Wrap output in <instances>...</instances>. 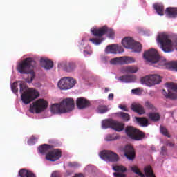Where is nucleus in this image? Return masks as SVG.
I'll return each mask as SVG.
<instances>
[{
	"label": "nucleus",
	"mask_w": 177,
	"mask_h": 177,
	"mask_svg": "<svg viewBox=\"0 0 177 177\" xmlns=\"http://www.w3.org/2000/svg\"><path fill=\"white\" fill-rule=\"evenodd\" d=\"M35 64H37V62H35L34 58L28 57L21 61L17 66V71L21 74H29L28 78L26 79V82L28 84H31L35 78V73L32 69L35 67Z\"/></svg>",
	"instance_id": "1"
},
{
	"label": "nucleus",
	"mask_w": 177,
	"mask_h": 177,
	"mask_svg": "<svg viewBox=\"0 0 177 177\" xmlns=\"http://www.w3.org/2000/svg\"><path fill=\"white\" fill-rule=\"evenodd\" d=\"M52 149H53V145L44 144L39 147V151L41 154H46V159L47 161H57V160H59L60 157H62V151L59 149H54L50 151Z\"/></svg>",
	"instance_id": "2"
},
{
	"label": "nucleus",
	"mask_w": 177,
	"mask_h": 177,
	"mask_svg": "<svg viewBox=\"0 0 177 177\" xmlns=\"http://www.w3.org/2000/svg\"><path fill=\"white\" fill-rule=\"evenodd\" d=\"M20 89L19 92L21 93V98L24 104H29L32 100H35L39 96V93L33 88H29L27 91H26V85L23 83L19 84Z\"/></svg>",
	"instance_id": "3"
},
{
	"label": "nucleus",
	"mask_w": 177,
	"mask_h": 177,
	"mask_svg": "<svg viewBox=\"0 0 177 177\" xmlns=\"http://www.w3.org/2000/svg\"><path fill=\"white\" fill-rule=\"evenodd\" d=\"M48 109V101L44 99H39L30 105L29 111L34 114H39Z\"/></svg>",
	"instance_id": "4"
},
{
	"label": "nucleus",
	"mask_w": 177,
	"mask_h": 177,
	"mask_svg": "<svg viewBox=\"0 0 177 177\" xmlns=\"http://www.w3.org/2000/svg\"><path fill=\"white\" fill-rule=\"evenodd\" d=\"M122 44L124 48L132 49V50L137 53L142 52V44L135 41L132 37H125L122 40Z\"/></svg>",
	"instance_id": "5"
},
{
	"label": "nucleus",
	"mask_w": 177,
	"mask_h": 177,
	"mask_svg": "<svg viewBox=\"0 0 177 177\" xmlns=\"http://www.w3.org/2000/svg\"><path fill=\"white\" fill-rule=\"evenodd\" d=\"M125 132L127 136H129L130 139H133V140H142L146 136L145 133L131 126L126 127Z\"/></svg>",
	"instance_id": "6"
},
{
	"label": "nucleus",
	"mask_w": 177,
	"mask_h": 177,
	"mask_svg": "<svg viewBox=\"0 0 177 177\" xmlns=\"http://www.w3.org/2000/svg\"><path fill=\"white\" fill-rule=\"evenodd\" d=\"M102 127L104 129H107V128H111L112 129L117 131V132H121V131L124 130V124L120 122L114 121L111 119L103 120Z\"/></svg>",
	"instance_id": "7"
},
{
	"label": "nucleus",
	"mask_w": 177,
	"mask_h": 177,
	"mask_svg": "<svg viewBox=\"0 0 177 177\" xmlns=\"http://www.w3.org/2000/svg\"><path fill=\"white\" fill-rule=\"evenodd\" d=\"M77 84V80L73 77H63L57 84L58 88L62 91H67L71 89Z\"/></svg>",
	"instance_id": "8"
},
{
	"label": "nucleus",
	"mask_w": 177,
	"mask_h": 177,
	"mask_svg": "<svg viewBox=\"0 0 177 177\" xmlns=\"http://www.w3.org/2000/svg\"><path fill=\"white\" fill-rule=\"evenodd\" d=\"M167 86V92L165 89L162 90V95L166 99L175 100L177 99V84L175 83H166Z\"/></svg>",
	"instance_id": "9"
},
{
	"label": "nucleus",
	"mask_w": 177,
	"mask_h": 177,
	"mask_svg": "<svg viewBox=\"0 0 177 177\" xmlns=\"http://www.w3.org/2000/svg\"><path fill=\"white\" fill-rule=\"evenodd\" d=\"M142 84H145L147 86H153L161 82V76L159 75H149L141 78Z\"/></svg>",
	"instance_id": "10"
},
{
	"label": "nucleus",
	"mask_w": 177,
	"mask_h": 177,
	"mask_svg": "<svg viewBox=\"0 0 177 177\" xmlns=\"http://www.w3.org/2000/svg\"><path fill=\"white\" fill-rule=\"evenodd\" d=\"M144 59H145L147 62H150V63H158L160 61V55L157 50L151 48L144 53Z\"/></svg>",
	"instance_id": "11"
},
{
	"label": "nucleus",
	"mask_w": 177,
	"mask_h": 177,
	"mask_svg": "<svg viewBox=\"0 0 177 177\" xmlns=\"http://www.w3.org/2000/svg\"><path fill=\"white\" fill-rule=\"evenodd\" d=\"M100 157L104 161H109L110 162H117L118 161V155L111 151H102L100 153Z\"/></svg>",
	"instance_id": "12"
},
{
	"label": "nucleus",
	"mask_w": 177,
	"mask_h": 177,
	"mask_svg": "<svg viewBox=\"0 0 177 177\" xmlns=\"http://www.w3.org/2000/svg\"><path fill=\"white\" fill-rule=\"evenodd\" d=\"M62 109L64 110V113H70L74 110L75 102L72 98L64 99L61 102Z\"/></svg>",
	"instance_id": "13"
},
{
	"label": "nucleus",
	"mask_w": 177,
	"mask_h": 177,
	"mask_svg": "<svg viewBox=\"0 0 177 177\" xmlns=\"http://www.w3.org/2000/svg\"><path fill=\"white\" fill-rule=\"evenodd\" d=\"M106 53H112L113 55H117V53H122L124 48L122 46L118 44H112L108 46L105 49Z\"/></svg>",
	"instance_id": "14"
},
{
	"label": "nucleus",
	"mask_w": 177,
	"mask_h": 177,
	"mask_svg": "<svg viewBox=\"0 0 177 177\" xmlns=\"http://www.w3.org/2000/svg\"><path fill=\"white\" fill-rule=\"evenodd\" d=\"M124 153L125 157L130 161L135 160V149L131 145H126L124 148Z\"/></svg>",
	"instance_id": "15"
},
{
	"label": "nucleus",
	"mask_w": 177,
	"mask_h": 177,
	"mask_svg": "<svg viewBox=\"0 0 177 177\" xmlns=\"http://www.w3.org/2000/svg\"><path fill=\"white\" fill-rule=\"evenodd\" d=\"M76 106L77 109L82 110L89 107V106H91V102H89V100L84 97H79L76 100Z\"/></svg>",
	"instance_id": "16"
},
{
	"label": "nucleus",
	"mask_w": 177,
	"mask_h": 177,
	"mask_svg": "<svg viewBox=\"0 0 177 177\" xmlns=\"http://www.w3.org/2000/svg\"><path fill=\"white\" fill-rule=\"evenodd\" d=\"M91 32H92L93 35H94V37L102 38V37L106 34V26L99 28H92L91 29Z\"/></svg>",
	"instance_id": "17"
},
{
	"label": "nucleus",
	"mask_w": 177,
	"mask_h": 177,
	"mask_svg": "<svg viewBox=\"0 0 177 177\" xmlns=\"http://www.w3.org/2000/svg\"><path fill=\"white\" fill-rule=\"evenodd\" d=\"M50 111L53 114H64V110H63V106H62V102L53 104L50 107Z\"/></svg>",
	"instance_id": "18"
},
{
	"label": "nucleus",
	"mask_w": 177,
	"mask_h": 177,
	"mask_svg": "<svg viewBox=\"0 0 177 177\" xmlns=\"http://www.w3.org/2000/svg\"><path fill=\"white\" fill-rule=\"evenodd\" d=\"M40 63L45 70H50V68H53V62L48 58H41L40 59Z\"/></svg>",
	"instance_id": "19"
},
{
	"label": "nucleus",
	"mask_w": 177,
	"mask_h": 177,
	"mask_svg": "<svg viewBox=\"0 0 177 177\" xmlns=\"http://www.w3.org/2000/svg\"><path fill=\"white\" fill-rule=\"evenodd\" d=\"M62 66L64 70H65V71H67V73H70V72L73 71V70H74L75 68V67H77V66L75 65V63H74L73 62H63L62 64Z\"/></svg>",
	"instance_id": "20"
},
{
	"label": "nucleus",
	"mask_w": 177,
	"mask_h": 177,
	"mask_svg": "<svg viewBox=\"0 0 177 177\" xmlns=\"http://www.w3.org/2000/svg\"><path fill=\"white\" fill-rule=\"evenodd\" d=\"M131 109L135 113L145 114V108L140 104L133 103L131 106Z\"/></svg>",
	"instance_id": "21"
},
{
	"label": "nucleus",
	"mask_w": 177,
	"mask_h": 177,
	"mask_svg": "<svg viewBox=\"0 0 177 177\" xmlns=\"http://www.w3.org/2000/svg\"><path fill=\"white\" fill-rule=\"evenodd\" d=\"M19 175L20 177H37L32 171L26 169H21L19 170Z\"/></svg>",
	"instance_id": "22"
},
{
	"label": "nucleus",
	"mask_w": 177,
	"mask_h": 177,
	"mask_svg": "<svg viewBox=\"0 0 177 177\" xmlns=\"http://www.w3.org/2000/svg\"><path fill=\"white\" fill-rule=\"evenodd\" d=\"M165 14L168 17H177V8L168 7L166 8Z\"/></svg>",
	"instance_id": "23"
},
{
	"label": "nucleus",
	"mask_w": 177,
	"mask_h": 177,
	"mask_svg": "<svg viewBox=\"0 0 177 177\" xmlns=\"http://www.w3.org/2000/svg\"><path fill=\"white\" fill-rule=\"evenodd\" d=\"M164 64H165L166 68H168V70L177 71V61H172L167 64H165V62H163L162 65Z\"/></svg>",
	"instance_id": "24"
},
{
	"label": "nucleus",
	"mask_w": 177,
	"mask_h": 177,
	"mask_svg": "<svg viewBox=\"0 0 177 177\" xmlns=\"http://www.w3.org/2000/svg\"><path fill=\"white\" fill-rule=\"evenodd\" d=\"M120 81L122 82H133L135 80V76L133 75H123L119 77Z\"/></svg>",
	"instance_id": "25"
},
{
	"label": "nucleus",
	"mask_w": 177,
	"mask_h": 177,
	"mask_svg": "<svg viewBox=\"0 0 177 177\" xmlns=\"http://www.w3.org/2000/svg\"><path fill=\"white\" fill-rule=\"evenodd\" d=\"M135 119L141 127H147L149 125V120L146 118L136 117Z\"/></svg>",
	"instance_id": "26"
},
{
	"label": "nucleus",
	"mask_w": 177,
	"mask_h": 177,
	"mask_svg": "<svg viewBox=\"0 0 177 177\" xmlns=\"http://www.w3.org/2000/svg\"><path fill=\"white\" fill-rule=\"evenodd\" d=\"M153 8L160 16H164V6L161 4H154Z\"/></svg>",
	"instance_id": "27"
},
{
	"label": "nucleus",
	"mask_w": 177,
	"mask_h": 177,
	"mask_svg": "<svg viewBox=\"0 0 177 177\" xmlns=\"http://www.w3.org/2000/svg\"><path fill=\"white\" fill-rule=\"evenodd\" d=\"M118 115L121 118V120H122L123 121H125L126 122H128V121L131 120V115L124 112L118 113Z\"/></svg>",
	"instance_id": "28"
},
{
	"label": "nucleus",
	"mask_w": 177,
	"mask_h": 177,
	"mask_svg": "<svg viewBox=\"0 0 177 177\" xmlns=\"http://www.w3.org/2000/svg\"><path fill=\"white\" fill-rule=\"evenodd\" d=\"M149 117L151 121L155 122L160 121V120L161 119V116L158 113H150Z\"/></svg>",
	"instance_id": "29"
},
{
	"label": "nucleus",
	"mask_w": 177,
	"mask_h": 177,
	"mask_svg": "<svg viewBox=\"0 0 177 177\" xmlns=\"http://www.w3.org/2000/svg\"><path fill=\"white\" fill-rule=\"evenodd\" d=\"M135 63V59L131 57H122V64Z\"/></svg>",
	"instance_id": "30"
},
{
	"label": "nucleus",
	"mask_w": 177,
	"mask_h": 177,
	"mask_svg": "<svg viewBox=\"0 0 177 177\" xmlns=\"http://www.w3.org/2000/svg\"><path fill=\"white\" fill-rule=\"evenodd\" d=\"M113 171H116V172H122V174H124V172H127V167L122 165H116L113 167Z\"/></svg>",
	"instance_id": "31"
},
{
	"label": "nucleus",
	"mask_w": 177,
	"mask_h": 177,
	"mask_svg": "<svg viewBox=\"0 0 177 177\" xmlns=\"http://www.w3.org/2000/svg\"><path fill=\"white\" fill-rule=\"evenodd\" d=\"M109 110V107L105 105H100L97 107V113H99L100 114H104V113H107Z\"/></svg>",
	"instance_id": "32"
},
{
	"label": "nucleus",
	"mask_w": 177,
	"mask_h": 177,
	"mask_svg": "<svg viewBox=\"0 0 177 177\" xmlns=\"http://www.w3.org/2000/svg\"><path fill=\"white\" fill-rule=\"evenodd\" d=\"M111 64H122V57L111 59Z\"/></svg>",
	"instance_id": "33"
},
{
	"label": "nucleus",
	"mask_w": 177,
	"mask_h": 177,
	"mask_svg": "<svg viewBox=\"0 0 177 177\" xmlns=\"http://www.w3.org/2000/svg\"><path fill=\"white\" fill-rule=\"evenodd\" d=\"M160 133L162 135H164L165 136H167V138H171V135L169 134V133H168V129H167V128H165V127L161 125L160 127Z\"/></svg>",
	"instance_id": "34"
},
{
	"label": "nucleus",
	"mask_w": 177,
	"mask_h": 177,
	"mask_svg": "<svg viewBox=\"0 0 177 177\" xmlns=\"http://www.w3.org/2000/svg\"><path fill=\"white\" fill-rule=\"evenodd\" d=\"M131 169L133 172H134V174H136L139 176H141V177L145 176V174H143V173L139 171V168L138 167V166H133L131 167Z\"/></svg>",
	"instance_id": "35"
},
{
	"label": "nucleus",
	"mask_w": 177,
	"mask_h": 177,
	"mask_svg": "<svg viewBox=\"0 0 177 177\" xmlns=\"http://www.w3.org/2000/svg\"><path fill=\"white\" fill-rule=\"evenodd\" d=\"M105 34H107L109 38H113V37H114V30L111 28H109L107 26H105Z\"/></svg>",
	"instance_id": "36"
},
{
	"label": "nucleus",
	"mask_w": 177,
	"mask_h": 177,
	"mask_svg": "<svg viewBox=\"0 0 177 177\" xmlns=\"http://www.w3.org/2000/svg\"><path fill=\"white\" fill-rule=\"evenodd\" d=\"M91 42L94 44V45H100L103 42V39L102 38H91L89 39Z\"/></svg>",
	"instance_id": "37"
},
{
	"label": "nucleus",
	"mask_w": 177,
	"mask_h": 177,
	"mask_svg": "<svg viewBox=\"0 0 177 177\" xmlns=\"http://www.w3.org/2000/svg\"><path fill=\"white\" fill-rule=\"evenodd\" d=\"M138 67L136 66L126 67V71H127V73H138Z\"/></svg>",
	"instance_id": "38"
},
{
	"label": "nucleus",
	"mask_w": 177,
	"mask_h": 177,
	"mask_svg": "<svg viewBox=\"0 0 177 177\" xmlns=\"http://www.w3.org/2000/svg\"><path fill=\"white\" fill-rule=\"evenodd\" d=\"M145 106L147 107V109H149V110H152L153 111L156 110L154 105H153V104L149 101L145 102Z\"/></svg>",
	"instance_id": "39"
},
{
	"label": "nucleus",
	"mask_w": 177,
	"mask_h": 177,
	"mask_svg": "<svg viewBox=\"0 0 177 177\" xmlns=\"http://www.w3.org/2000/svg\"><path fill=\"white\" fill-rule=\"evenodd\" d=\"M105 140L106 142H111L112 140H117V137L112 136L111 134H109L106 136V137L105 138Z\"/></svg>",
	"instance_id": "40"
},
{
	"label": "nucleus",
	"mask_w": 177,
	"mask_h": 177,
	"mask_svg": "<svg viewBox=\"0 0 177 177\" xmlns=\"http://www.w3.org/2000/svg\"><path fill=\"white\" fill-rule=\"evenodd\" d=\"M38 141V138L35 137H32L28 140V144L31 145H35V142Z\"/></svg>",
	"instance_id": "41"
},
{
	"label": "nucleus",
	"mask_w": 177,
	"mask_h": 177,
	"mask_svg": "<svg viewBox=\"0 0 177 177\" xmlns=\"http://www.w3.org/2000/svg\"><path fill=\"white\" fill-rule=\"evenodd\" d=\"M68 166L70 168H78V167H80V165L77 162H70L68 163Z\"/></svg>",
	"instance_id": "42"
},
{
	"label": "nucleus",
	"mask_w": 177,
	"mask_h": 177,
	"mask_svg": "<svg viewBox=\"0 0 177 177\" xmlns=\"http://www.w3.org/2000/svg\"><path fill=\"white\" fill-rule=\"evenodd\" d=\"M12 91L14 93H17L19 89L17 88V83L15 82L11 85Z\"/></svg>",
	"instance_id": "43"
},
{
	"label": "nucleus",
	"mask_w": 177,
	"mask_h": 177,
	"mask_svg": "<svg viewBox=\"0 0 177 177\" xmlns=\"http://www.w3.org/2000/svg\"><path fill=\"white\" fill-rule=\"evenodd\" d=\"M131 93L133 95H141L142 91H140V88L132 89L131 90Z\"/></svg>",
	"instance_id": "44"
},
{
	"label": "nucleus",
	"mask_w": 177,
	"mask_h": 177,
	"mask_svg": "<svg viewBox=\"0 0 177 177\" xmlns=\"http://www.w3.org/2000/svg\"><path fill=\"white\" fill-rule=\"evenodd\" d=\"M113 176L114 177H127V174L124 173L115 172L113 173Z\"/></svg>",
	"instance_id": "45"
},
{
	"label": "nucleus",
	"mask_w": 177,
	"mask_h": 177,
	"mask_svg": "<svg viewBox=\"0 0 177 177\" xmlns=\"http://www.w3.org/2000/svg\"><path fill=\"white\" fill-rule=\"evenodd\" d=\"M160 154L161 156H167V147H161Z\"/></svg>",
	"instance_id": "46"
},
{
	"label": "nucleus",
	"mask_w": 177,
	"mask_h": 177,
	"mask_svg": "<svg viewBox=\"0 0 177 177\" xmlns=\"http://www.w3.org/2000/svg\"><path fill=\"white\" fill-rule=\"evenodd\" d=\"M51 177H62V174L59 171H54L52 173Z\"/></svg>",
	"instance_id": "47"
},
{
	"label": "nucleus",
	"mask_w": 177,
	"mask_h": 177,
	"mask_svg": "<svg viewBox=\"0 0 177 177\" xmlns=\"http://www.w3.org/2000/svg\"><path fill=\"white\" fill-rule=\"evenodd\" d=\"M119 109H121V110H122L123 111H129V110L125 105H119Z\"/></svg>",
	"instance_id": "48"
},
{
	"label": "nucleus",
	"mask_w": 177,
	"mask_h": 177,
	"mask_svg": "<svg viewBox=\"0 0 177 177\" xmlns=\"http://www.w3.org/2000/svg\"><path fill=\"white\" fill-rule=\"evenodd\" d=\"M109 100H113L114 99V94L110 93L108 96Z\"/></svg>",
	"instance_id": "49"
},
{
	"label": "nucleus",
	"mask_w": 177,
	"mask_h": 177,
	"mask_svg": "<svg viewBox=\"0 0 177 177\" xmlns=\"http://www.w3.org/2000/svg\"><path fill=\"white\" fill-rule=\"evenodd\" d=\"M167 146H169L170 147H174V146H175V144H174L173 142H167L166 143Z\"/></svg>",
	"instance_id": "50"
},
{
	"label": "nucleus",
	"mask_w": 177,
	"mask_h": 177,
	"mask_svg": "<svg viewBox=\"0 0 177 177\" xmlns=\"http://www.w3.org/2000/svg\"><path fill=\"white\" fill-rule=\"evenodd\" d=\"M84 55H89V53L88 51L84 50Z\"/></svg>",
	"instance_id": "51"
},
{
	"label": "nucleus",
	"mask_w": 177,
	"mask_h": 177,
	"mask_svg": "<svg viewBox=\"0 0 177 177\" xmlns=\"http://www.w3.org/2000/svg\"><path fill=\"white\" fill-rule=\"evenodd\" d=\"M66 174H67V176L71 175V173H70V171H66Z\"/></svg>",
	"instance_id": "52"
},
{
	"label": "nucleus",
	"mask_w": 177,
	"mask_h": 177,
	"mask_svg": "<svg viewBox=\"0 0 177 177\" xmlns=\"http://www.w3.org/2000/svg\"><path fill=\"white\" fill-rule=\"evenodd\" d=\"M105 92H109V88H105Z\"/></svg>",
	"instance_id": "53"
}]
</instances>
